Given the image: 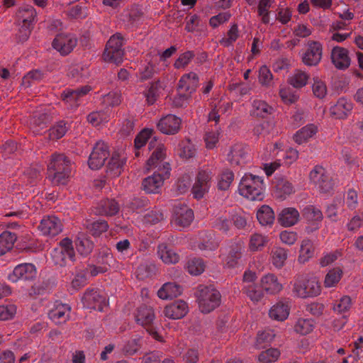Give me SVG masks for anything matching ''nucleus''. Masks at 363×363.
Masks as SVG:
<instances>
[{"instance_id": "nucleus-42", "label": "nucleus", "mask_w": 363, "mask_h": 363, "mask_svg": "<svg viewBox=\"0 0 363 363\" xmlns=\"http://www.w3.org/2000/svg\"><path fill=\"white\" fill-rule=\"evenodd\" d=\"M294 192V187L291 183L286 180H281L276 186L274 195L277 198L284 200Z\"/></svg>"}, {"instance_id": "nucleus-23", "label": "nucleus", "mask_w": 363, "mask_h": 363, "mask_svg": "<svg viewBox=\"0 0 363 363\" xmlns=\"http://www.w3.org/2000/svg\"><path fill=\"white\" fill-rule=\"evenodd\" d=\"M300 218L298 211L293 207L283 208L278 214L279 223L285 228H289L296 225Z\"/></svg>"}, {"instance_id": "nucleus-2", "label": "nucleus", "mask_w": 363, "mask_h": 363, "mask_svg": "<svg viewBox=\"0 0 363 363\" xmlns=\"http://www.w3.org/2000/svg\"><path fill=\"white\" fill-rule=\"evenodd\" d=\"M264 191L265 185L262 177L245 174L239 183V194L249 200L262 201L264 197Z\"/></svg>"}, {"instance_id": "nucleus-62", "label": "nucleus", "mask_w": 363, "mask_h": 363, "mask_svg": "<svg viewBox=\"0 0 363 363\" xmlns=\"http://www.w3.org/2000/svg\"><path fill=\"white\" fill-rule=\"evenodd\" d=\"M259 82L264 86L269 87L273 84V76L267 66H262L259 70Z\"/></svg>"}, {"instance_id": "nucleus-46", "label": "nucleus", "mask_w": 363, "mask_h": 363, "mask_svg": "<svg viewBox=\"0 0 363 363\" xmlns=\"http://www.w3.org/2000/svg\"><path fill=\"white\" fill-rule=\"evenodd\" d=\"M99 210L96 213L108 216H112L118 213L119 206L118 203L113 199H106L101 201L98 205Z\"/></svg>"}, {"instance_id": "nucleus-5", "label": "nucleus", "mask_w": 363, "mask_h": 363, "mask_svg": "<svg viewBox=\"0 0 363 363\" xmlns=\"http://www.w3.org/2000/svg\"><path fill=\"white\" fill-rule=\"evenodd\" d=\"M200 311L207 313L214 310L220 302V294L218 290L208 286H200L196 292Z\"/></svg>"}, {"instance_id": "nucleus-3", "label": "nucleus", "mask_w": 363, "mask_h": 363, "mask_svg": "<svg viewBox=\"0 0 363 363\" xmlns=\"http://www.w3.org/2000/svg\"><path fill=\"white\" fill-rule=\"evenodd\" d=\"M48 177L57 185H64L71 172V161L64 155L55 153L48 166Z\"/></svg>"}, {"instance_id": "nucleus-31", "label": "nucleus", "mask_w": 363, "mask_h": 363, "mask_svg": "<svg viewBox=\"0 0 363 363\" xmlns=\"http://www.w3.org/2000/svg\"><path fill=\"white\" fill-rule=\"evenodd\" d=\"M318 130L316 125L308 124L296 131L293 139L298 145L306 143L317 133Z\"/></svg>"}, {"instance_id": "nucleus-25", "label": "nucleus", "mask_w": 363, "mask_h": 363, "mask_svg": "<svg viewBox=\"0 0 363 363\" xmlns=\"http://www.w3.org/2000/svg\"><path fill=\"white\" fill-rule=\"evenodd\" d=\"M260 284L262 289L270 295H275L283 289V286L279 281L278 278L274 274L269 273L261 278Z\"/></svg>"}, {"instance_id": "nucleus-10", "label": "nucleus", "mask_w": 363, "mask_h": 363, "mask_svg": "<svg viewBox=\"0 0 363 363\" xmlns=\"http://www.w3.org/2000/svg\"><path fill=\"white\" fill-rule=\"evenodd\" d=\"M248 147L242 143L231 145L226 153V159L232 165H242L249 160Z\"/></svg>"}, {"instance_id": "nucleus-15", "label": "nucleus", "mask_w": 363, "mask_h": 363, "mask_svg": "<svg viewBox=\"0 0 363 363\" xmlns=\"http://www.w3.org/2000/svg\"><path fill=\"white\" fill-rule=\"evenodd\" d=\"M323 54V47L320 43L310 41L308 43L307 50L302 55V61L307 66L318 65Z\"/></svg>"}, {"instance_id": "nucleus-43", "label": "nucleus", "mask_w": 363, "mask_h": 363, "mask_svg": "<svg viewBox=\"0 0 363 363\" xmlns=\"http://www.w3.org/2000/svg\"><path fill=\"white\" fill-rule=\"evenodd\" d=\"M86 284V273L84 270H78L72 274L70 284L68 290L71 293H74Z\"/></svg>"}, {"instance_id": "nucleus-56", "label": "nucleus", "mask_w": 363, "mask_h": 363, "mask_svg": "<svg viewBox=\"0 0 363 363\" xmlns=\"http://www.w3.org/2000/svg\"><path fill=\"white\" fill-rule=\"evenodd\" d=\"M234 179V174L231 170L226 169L220 174L218 182L219 189L226 190L230 186Z\"/></svg>"}, {"instance_id": "nucleus-44", "label": "nucleus", "mask_w": 363, "mask_h": 363, "mask_svg": "<svg viewBox=\"0 0 363 363\" xmlns=\"http://www.w3.org/2000/svg\"><path fill=\"white\" fill-rule=\"evenodd\" d=\"M16 240V235L9 231H5L0 235V255L9 252L13 246Z\"/></svg>"}, {"instance_id": "nucleus-20", "label": "nucleus", "mask_w": 363, "mask_h": 363, "mask_svg": "<svg viewBox=\"0 0 363 363\" xmlns=\"http://www.w3.org/2000/svg\"><path fill=\"white\" fill-rule=\"evenodd\" d=\"M188 311L187 303L182 300H178L166 306L163 313L169 319L177 320L184 317Z\"/></svg>"}, {"instance_id": "nucleus-54", "label": "nucleus", "mask_w": 363, "mask_h": 363, "mask_svg": "<svg viewBox=\"0 0 363 363\" xmlns=\"http://www.w3.org/2000/svg\"><path fill=\"white\" fill-rule=\"evenodd\" d=\"M220 135V132L218 129L206 132L203 138L206 147L208 150L215 148L219 141Z\"/></svg>"}, {"instance_id": "nucleus-38", "label": "nucleus", "mask_w": 363, "mask_h": 363, "mask_svg": "<svg viewBox=\"0 0 363 363\" xmlns=\"http://www.w3.org/2000/svg\"><path fill=\"white\" fill-rule=\"evenodd\" d=\"M288 257L287 250L281 247H274L270 252V261L276 268H281Z\"/></svg>"}, {"instance_id": "nucleus-7", "label": "nucleus", "mask_w": 363, "mask_h": 363, "mask_svg": "<svg viewBox=\"0 0 363 363\" xmlns=\"http://www.w3.org/2000/svg\"><path fill=\"white\" fill-rule=\"evenodd\" d=\"M123 38L121 34L116 33L112 35L107 42L105 51L104 52V59L106 62H113L118 65L122 62L123 59Z\"/></svg>"}, {"instance_id": "nucleus-47", "label": "nucleus", "mask_w": 363, "mask_h": 363, "mask_svg": "<svg viewBox=\"0 0 363 363\" xmlns=\"http://www.w3.org/2000/svg\"><path fill=\"white\" fill-rule=\"evenodd\" d=\"M157 57H149L143 62L140 67V74L142 79H146L152 77L155 72V62Z\"/></svg>"}, {"instance_id": "nucleus-24", "label": "nucleus", "mask_w": 363, "mask_h": 363, "mask_svg": "<svg viewBox=\"0 0 363 363\" xmlns=\"http://www.w3.org/2000/svg\"><path fill=\"white\" fill-rule=\"evenodd\" d=\"M169 176L163 173L154 172V174L145 178L143 182V189L148 194H157L164 184V180Z\"/></svg>"}, {"instance_id": "nucleus-35", "label": "nucleus", "mask_w": 363, "mask_h": 363, "mask_svg": "<svg viewBox=\"0 0 363 363\" xmlns=\"http://www.w3.org/2000/svg\"><path fill=\"white\" fill-rule=\"evenodd\" d=\"M157 255L160 259L167 264H176L179 260V255L164 244L158 245Z\"/></svg>"}, {"instance_id": "nucleus-60", "label": "nucleus", "mask_w": 363, "mask_h": 363, "mask_svg": "<svg viewBox=\"0 0 363 363\" xmlns=\"http://www.w3.org/2000/svg\"><path fill=\"white\" fill-rule=\"evenodd\" d=\"M352 305V298L349 296H343L333 306V310L338 313L347 312Z\"/></svg>"}, {"instance_id": "nucleus-22", "label": "nucleus", "mask_w": 363, "mask_h": 363, "mask_svg": "<svg viewBox=\"0 0 363 363\" xmlns=\"http://www.w3.org/2000/svg\"><path fill=\"white\" fill-rule=\"evenodd\" d=\"M331 60L337 69L342 70L349 67L351 62L348 50L339 46L335 47L332 50Z\"/></svg>"}, {"instance_id": "nucleus-40", "label": "nucleus", "mask_w": 363, "mask_h": 363, "mask_svg": "<svg viewBox=\"0 0 363 363\" xmlns=\"http://www.w3.org/2000/svg\"><path fill=\"white\" fill-rule=\"evenodd\" d=\"M343 272L340 267L330 269L326 273L323 284L325 288L335 287L342 279Z\"/></svg>"}, {"instance_id": "nucleus-8", "label": "nucleus", "mask_w": 363, "mask_h": 363, "mask_svg": "<svg viewBox=\"0 0 363 363\" xmlns=\"http://www.w3.org/2000/svg\"><path fill=\"white\" fill-rule=\"evenodd\" d=\"M212 172L208 169H201L191 188L195 199H199L208 192L212 184Z\"/></svg>"}, {"instance_id": "nucleus-53", "label": "nucleus", "mask_w": 363, "mask_h": 363, "mask_svg": "<svg viewBox=\"0 0 363 363\" xmlns=\"http://www.w3.org/2000/svg\"><path fill=\"white\" fill-rule=\"evenodd\" d=\"M196 149L194 145L189 140L182 141L180 144L179 155L181 157L189 159L196 155Z\"/></svg>"}, {"instance_id": "nucleus-58", "label": "nucleus", "mask_w": 363, "mask_h": 363, "mask_svg": "<svg viewBox=\"0 0 363 363\" xmlns=\"http://www.w3.org/2000/svg\"><path fill=\"white\" fill-rule=\"evenodd\" d=\"M239 38L238 27L236 24H233L230 26L228 31L226 37L223 38L220 40V44L225 47H229L233 45L237 39Z\"/></svg>"}, {"instance_id": "nucleus-48", "label": "nucleus", "mask_w": 363, "mask_h": 363, "mask_svg": "<svg viewBox=\"0 0 363 363\" xmlns=\"http://www.w3.org/2000/svg\"><path fill=\"white\" fill-rule=\"evenodd\" d=\"M281 352L277 348H269L262 352L257 357L261 363H272L277 362L280 357Z\"/></svg>"}, {"instance_id": "nucleus-9", "label": "nucleus", "mask_w": 363, "mask_h": 363, "mask_svg": "<svg viewBox=\"0 0 363 363\" xmlns=\"http://www.w3.org/2000/svg\"><path fill=\"white\" fill-rule=\"evenodd\" d=\"M309 177L311 182L319 191L327 193L332 189L331 178L323 167L315 166L310 172Z\"/></svg>"}, {"instance_id": "nucleus-27", "label": "nucleus", "mask_w": 363, "mask_h": 363, "mask_svg": "<svg viewBox=\"0 0 363 363\" xmlns=\"http://www.w3.org/2000/svg\"><path fill=\"white\" fill-rule=\"evenodd\" d=\"M290 313V306L287 302L279 301L272 305L269 310V316L276 321H284Z\"/></svg>"}, {"instance_id": "nucleus-59", "label": "nucleus", "mask_w": 363, "mask_h": 363, "mask_svg": "<svg viewBox=\"0 0 363 363\" xmlns=\"http://www.w3.org/2000/svg\"><path fill=\"white\" fill-rule=\"evenodd\" d=\"M279 96L282 101L288 104L295 103L298 99V96L290 87L286 86L280 87Z\"/></svg>"}, {"instance_id": "nucleus-49", "label": "nucleus", "mask_w": 363, "mask_h": 363, "mask_svg": "<svg viewBox=\"0 0 363 363\" xmlns=\"http://www.w3.org/2000/svg\"><path fill=\"white\" fill-rule=\"evenodd\" d=\"M75 245L77 250L82 255L90 253L94 247L93 242L83 234L77 238Z\"/></svg>"}, {"instance_id": "nucleus-4", "label": "nucleus", "mask_w": 363, "mask_h": 363, "mask_svg": "<svg viewBox=\"0 0 363 363\" xmlns=\"http://www.w3.org/2000/svg\"><path fill=\"white\" fill-rule=\"evenodd\" d=\"M148 147L152 151V154L146 163L147 170L157 168L159 173L169 176V164L163 161L165 157L164 145L156 138H154L150 140Z\"/></svg>"}, {"instance_id": "nucleus-16", "label": "nucleus", "mask_w": 363, "mask_h": 363, "mask_svg": "<svg viewBox=\"0 0 363 363\" xmlns=\"http://www.w3.org/2000/svg\"><path fill=\"white\" fill-rule=\"evenodd\" d=\"M84 307L103 311L106 305V298L101 296L96 289H87L82 298Z\"/></svg>"}, {"instance_id": "nucleus-55", "label": "nucleus", "mask_w": 363, "mask_h": 363, "mask_svg": "<svg viewBox=\"0 0 363 363\" xmlns=\"http://www.w3.org/2000/svg\"><path fill=\"white\" fill-rule=\"evenodd\" d=\"M303 216L306 220L311 221L322 220L323 218L321 211L314 206H306L303 209Z\"/></svg>"}, {"instance_id": "nucleus-41", "label": "nucleus", "mask_w": 363, "mask_h": 363, "mask_svg": "<svg viewBox=\"0 0 363 363\" xmlns=\"http://www.w3.org/2000/svg\"><path fill=\"white\" fill-rule=\"evenodd\" d=\"M314 254V247L312 241L305 238L301 241L298 260L300 263H306Z\"/></svg>"}, {"instance_id": "nucleus-11", "label": "nucleus", "mask_w": 363, "mask_h": 363, "mask_svg": "<svg viewBox=\"0 0 363 363\" xmlns=\"http://www.w3.org/2000/svg\"><path fill=\"white\" fill-rule=\"evenodd\" d=\"M37 269L31 263L18 264L8 276L9 281L17 282L19 280L30 281L36 277Z\"/></svg>"}, {"instance_id": "nucleus-17", "label": "nucleus", "mask_w": 363, "mask_h": 363, "mask_svg": "<svg viewBox=\"0 0 363 363\" xmlns=\"http://www.w3.org/2000/svg\"><path fill=\"white\" fill-rule=\"evenodd\" d=\"M77 39L72 34L60 33L57 35L52 42V47L61 55L69 54L76 46Z\"/></svg>"}, {"instance_id": "nucleus-36", "label": "nucleus", "mask_w": 363, "mask_h": 363, "mask_svg": "<svg viewBox=\"0 0 363 363\" xmlns=\"http://www.w3.org/2000/svg\"><path fill=\"white\" fill-rule=\"evenodd\" d=\"M310 79V74L301 69H296L291 73L288 79L289 83L296 89L305 86Z\"/></svg>"}, {"instance_id": "nucleus-33", "label": "nucleus", "mask_w": 363, "mask_h": 363, "mask_svg": "<svg viewBox=\"0 0 363 363\" xmlns=\"http://www.w3.org/2000/svg\"><path fill=\"white\" fill-rule=\"evenodd\" d=\"M244 250V244L242 242H239L235 245L230 246L228 255H222L223 262L229 267H234L237 264L238 259Z\"/></svg>"}, {"instance_id": "nucleus-50", "label": "nucleus", "mask_w": 363, "mask_h": 363, "mask_svg": "<svg viewBox=\"0 0 363 363\" xmlns=\"http://www.w3.org/2000/svg\"><path fill=\"white\" fill-rule=\"evenodd\" d=\"M275 333L271 329H266L257 333L255 346L257 348H262L264 345L270 343L274 338Z\"/></svg>"}, {"instance_id": "nucleus-21", "label": "nucleus", "mask_w": 363, "mask_h": 363, "mask_svg": "<svg viewBox=\"0 0 363 363\" xmlns=\"http://www.w3.org/2000/svg\"><path fill=\"white\" fill-rule=\"evenodd\" d=\"M39 229L43 235L53 237L62 231V225L56 216H48L41 220Z\"/></svg>"}, {"instance_id": "nucleus-39", "label": "nucleus", "mask_w": 363, "mask_h": 363, "mask_svg": "<svg viewBox=\"0 0 363 363\" xmlns=\"http://www.w3.org/2000/svg\"><path fill=\"white\" fill-rule=\"evenodd\" d=\"M294 331L301 335L311 333L315 328V322L312 318H299L296 320Z\"/></svg>"}, {"instance_id": "nucleus-64", "label": "nucleus", "mask_w": 363, "mask_h": 363, "mask_svg": "<svg viewBox=\"0 0 363 363\" xmlns=\"http://www.w3.org/2000/svg\"><path fill=\"white\" fill-rule=\"evenodd\" d=\"M87 228L94 236H99L107 230L108 225L106 221L98 220L88 224Z\"/></svg>"}, {"instance_id": "nucleus-57", "label": "nucleus", "mask_w": 363, "mask_h": 363, "mask_svg": "<svg viewBox=\"0 0 363 363\" xmlns=\"http://www.w3.org/2000/svg\"><path fill=\"white\" fill-rule=\"evenodd\" d=\"M67 130L66 123L64 121H60L49 130L50 138L52 140L60 139L65 135Z\"/></svg>"}, {"instance_id": "nucleus-61", "label": "nucleus", "mask_w": 363, "mask_h": 363, "mask_svg": "<svg viewBox=\"0 0 363 363\" xmlns=\"http://www.w3.org/2000/svg\"><path fill=\"white\" fill-rule=\"evenodd\" d=\"M245 292L247 296L253 302L258 303L264 297L263 289H259L257 286L254 285H249L245 289Z\"/></svg>"}, {"instance_id": "nucleus-52", "label": "nucleus", "mask_w": 363, "mask_h": 363, "mask_svg": "<svg viewBox=\"0 0 363 363\" xmlns=\"http://www.w3.org/2000/svg\"><path fill=\"white\" fill-rule=\"evenodd\" d=\"M267 242L266 236L258 233L253 234L250 238L249 249L252 252L261 250Z\"/></svg>"}, {"instance_id": "nucleus-14", "label": "nucleus", "mask_w": 363, "mask_h": 363, "mask_svg": "<svg viewBox=\"0 0 363 363\" xmlns=\"http://www.w3.org/2000/svg\"><path fill=\"white\" fill-rule=\"evenodd\" d=\"M126 160L127 154L123 149L114 152L108 164L107 174L112 177H118L123 169Z\"/></svg>"}, {"instance_id": "nucleus-51", "label": "nucleus", "mask_w": 363, "mask_h": 363, "mask_svg": "<svg viewBox=\"0 0 363 363\" xmlns=\"http://www.w3.org/2000/svg\"><path fill=\"white\" fill-rule=\"evenodd\" d=\"M206 265L200 258H191L186 264V269L191 275H199L203 272Z\"/></svg>"}, {"instance_id": "nucleus-18", "label": "nucleus", "mask_w": 363, "mask_h": 363, "mask_svg": "<svg viewBox=\"0 0 363 363\" xmlns=\"http://www.w3.org/2000/svg\"><path fill=\"white\" fill-rule=\"evenodd\" d=\"M182 120L173 114L162 117L157 123V128L164 134L174 135L180 129Z\"/></svg>"}, {"instance_id": "nucleus-34", "label": "nucleus", "mask_w": 363, "mask_h": 363, "mask_svg": "<svg viewBox=\"0 0 363 363\" xmlns=\"http://www.w3.org/2000/svg\"><path fill=\"white\" fill-rule=\"evenodd\" d=\"M199 82V78L196 73L189 72L182 77L179 82V90L180 91H186L191 94L195 91Z\"/></svg>"}, {"instance_id": "nucleus-37", "label": "nucleus", "mask_w": 363, "mask_h": 363, "mask_svg": "<svg viewBox=\"0 0 363 363\" xmlns=\"http://www.w3.org/2000/svg\"><path fill=\"white\" fill-rule=\"evenodd\" d=\"M257 218L262 225H271L274 221V213L267 205H262L257 211Z\"/></svg>"}, {"instance_id": "nucleus-12", "label": "nucleus", "mask_w": 363, "mask_h": 363, "mask_svg": "<svg viewBox=\"0 0 363 363\" xmlns=\"http://www.w3.org/2000/svg\"><path fill=\"white\" fill-rule=\"evenodd\" d=\"M193 211L186 206H176L173 211L172 225L178 229L189 226L194 220Z\"/></svg>"}, {"instance_id": "nucleus-6", "label": "nucleus", "mask_w": 363, "mask_h": 363, "mask_svg": "<svg viewBox=\"0 0 363 363\" xmlns=\"http://www.w3.org/2000/svg\"><path fill=\"white\" fill-rule=\"evenodd\" d=\"M51 257L55 264L63 267L72 262L74 251L70 239H63L51 252Z\"/></svg>"}, {"instance_id": "nucleus-28", "label": "nucleus", "mask_w": 363, "mask_h": 363, "mask_svg": "<svg viewBox=\"0 0 363 363\" xmlns=\"http://www.w3.org/2000/svg\"><path fill=\"white\" fill-rule=\"evenodd\" d=\"M91 90L89 86H84L80 89L74 90L67 89L62 94L64 102L70 108H74L78 105L79 99L86 95Z\"/></svg>"}, {"instance_id": "nucleus-30", "label": "nucleus", "mask_w": 363, "mask_h": 363, "mask_svg": "<svg viewBox=\"0 0 363 363\" xmlns=\"http://www.w3.org/2000/svg\"><path fill=\"white\" fill-rule=\"evenodd\" d=\"M182 288L175 282H167L157 291L160 299L167 300L175 298L182 294Z\"/></svg>"}, {"instance_id": "nucleus-13", "label": "nucleus", "mask_w": 363, "mask_h": 363, "mask_svg": "<svg viewBox=\"0 0 363 363\" xmlns=\"http://www.w3.org/2000/svg\"><path fill=\"white\" fill-rule=\"evenodd\" d=\"M108 156L107 145L103 141H98L93 148L88 164L91 169H98L101 168Z\"/></svg>"}, {"instance_id": "nucleus-29", "label": "nucleus", "mask_w": 363, "mask_h": 363, "mask_svg": "<svg viewBox=\"0 0 363 363\" xmlns=\"http://www.w3.org/2000/svg\"><path fill=\"white\" fill-rule=\"evenodd\" d=\"M71 308L67 304L57 303L49 313L50 318L56 324L65 322L69 316Z\"/></svg>"}, {"instance_id": "nucleus-26", "label": "nucleus", "mask_w": 363, "mask_h": 363, "mask_svg": "<svg viewBox=\"0 0 363 363\" xmlns=\"http://www.w3.org/2000/svg\"><path fill=\"white\" fill-rule=\"evenodd\" d=\"M36 18V11L30 5L20 6L16 12L17 25H28L32 26Z\"/></svg>"}, {"instance_id": "nucleus-63", "label": "nucleus", "mask_w": 363, "mask_h": 363, "mask_svg": "<svg viewBox=\"0 0 363 363\" xmlns=\"http://www.w3.org/2000/svg\"><path fill=\"white\" fill-rule=\"evenodd\" d=\"M152 130L145 128L140 131L135 139V147L136 149H139L143 147L148 140H152L155 137H152Z\"/></svg>"}, {"instance_id": "nucleus-45", "label": "nucleus", "mask_w": 363, "mask_h": 363, "mask_svg": "<svg viewBox=\"0 0 363 363\" xmlns=\"http://www.w3.org/2000/svg\"><path fill=\"white\" fill-rule=\"evenodd\" d=\"M155 314L152 308L147 306H142L138 309L136 315V321L142 325H149L152 323Z\"/></svg>"}, {"instance_id": "nucleus-1", "label": "nucleus", "mask_w": 363, "mask_h": 363, "mask_svg": "<svg viewBox=\"0 0 363 363\" xmlns=\"http://www.w3.org/2000/svg\"><path fill=\"white\" fill-rule=\"evenodd\" d=\"M291 284L292 294L297 298H312L321 293V286L318 278L308 274L296 276Z\"/></svg>"}, {"instance_id": "nucleus-19", "label": "nucleus", "mask_w": 363, "mask_h": 363, "mask_svg": "<svg viewBox=\"0 0 363 363\" xmlns=\"http://www.w3.org/2000/svg\"><path fill=\"white\" fill-rule=\"evenodd\" d=\"M353 108L352 103L345 99L340 98L336 103L332 104L329 108L330 116L336 119L346 118Z\"/></svg>"}, {"instance_id": "nucleus-32", "label": "nucleus", "mask_w": 363, "mask_h": 363, "mask_svg": "<svg viewBox=\"0 0 363 363\" xmlns=\"http://www.w3.org/2000/svg\"><path fill=\"white\" fill-rule=\"evenodd\" d=\"M274 108L266 101L255 99L252 103V107L250 111V115L258 118H266L272 114Z\"/></svg>"}]
</instances>
